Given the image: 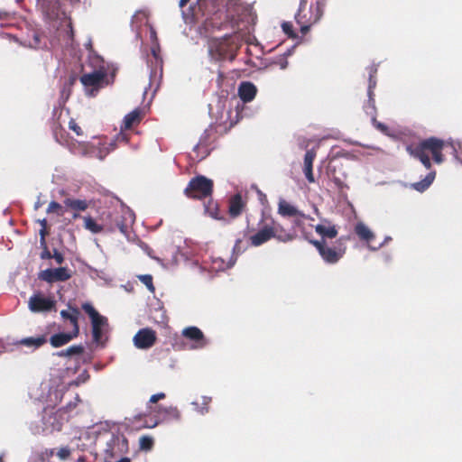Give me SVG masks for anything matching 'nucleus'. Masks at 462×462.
<instances>
[{
    "mask_svg": "<svg viewBox=\"0 0 462 462\" xmlns=\"http://www.w3.org/2000/svg\"><path fill=\"white\" fill-rule=\"evenodd\" d=\"M436 178V171H430L423 180L411 183V188L419 192H423L430 188Z\"/></svg>",
    "mask_w": 462,
    "mask_h": 462,
    "instance_id": "obj_25",
    "label": "nucleus"
},
{
    "mask_svg": "<svg viewBox=\"0 0 462 462\" xmlns=\"http://www.w3.org/2000/svg\"><path fill=\"white\" fill-rule=\"evenodd\" d=\"M189 0H180V7H184Z\"/></svg>",
    "mask_w": 462,
    "mask_h": 462,
    "instance_id": "obj_50",
    "label": "nucleus"
},
{
    "mask_svg": "<svg viewBox=\"0 0 462 462\" xmlns=\"http://www.w3.org/2000/svg\"><path fill=\"white\" fill-rule=\"evenodd\" d=\"M316 233L320 236L319 240L328 241L337 236L338 230L336 225H333L328 219H323L320 224L315 226Z\"/></svg>",
    "mask_w": 462,
    "mask_h": 462,
    "instance_id": "obj_15",
    "label": "nucleus"
},
{
    "mask_svg": "<svg viewBox=\"0 0 462 462\" xmlns=\"http://www.w3.org/2000/svg\"><path fill=\"white\" fill-rule=\"evenodd\" d=\"M48 234H49V232L47 230V227H42L40 229V236H41L40 244H41V245H45L46 236H48Z\"/></svg>",
    "mask_w": 462,
    "mask_h": 462,
    "instance_id": "obj_47",
    "label": "nucleus"
},
{
    "mask_svg": "<svg viewBox=\"0 0 462 462\" xmlns=\"http://www.w3.org/2000/svg\"><path fill=\"white\" fill-rule=\"evenodd\" d=\"M348 240L347 236H341L335 242H328L324 240L310 239L311 244L319 252L321 259L328 264H335L338 263L346 252V243Z\"/></svg>",
    "mask_w": 462,
    "mask_h": 462,
    "instance_id": "obj_3",
    "label": "nucleus"
},
{
    "mask_svg": "<svg viewBox=\"0 0 462 462\" xmlns=\"http://www.w3.org/2000/svg\"><path fill=\"white\" fill-rule=\"evenodd\" d=\"M69 128L75 132L78 136H81L83 134V131L81 127L76 123L74 119H71L69 123Z\"/></svg>",
    "mask_w": 462,
    "mask_h": 462,
    "instance_id": "obj_41",
    "label": "nucleus"
},
{
    "mask_svg": "<svg viewBox=\"0 0 462 462\" xmlns=\"http://www.w3.org/2000/svg\"><path fill=\"white\" fill-rule=\"evenodd\" d=\"M336 183L337 184V186H341L342 184V182L339 180H336Z\"/></svg>",
    "mask_w": 462,
    "mask_h": 462,
    "instance_id": "obj_55",
    "label": "nucleus"
},
{
    "mask_svg": "<svg viewBox=\"0 0 462 462\" xmlns=\"http://www.w3.org/2000/svg\"><path fill=\"white\" fill-rule=\"evenodd\" d=\"M106 233L119 231L125 236L128 235V226L134 222V214L128 209H112L104 211L100 216Z\"/></svg>",
    "mask_w": 462,
    "mask_h": 462,
    "instance_id": "obj_5",
    "label": "nucleus"
},
{
    "mask_svg": "<svg viewBox=\"0 0 462 462\" xmlns=\"http://www.w3.org/2000/svg\"><path fill=\"white\" fill-rule=\"evenodd\" d=\"M162 417L159 419L153 420L152 423H148L145 421V427L153 428L157 426L160 422L170 421V420H180L181 418L180 411L177 407L168 406L165 409L162 410Z\"/></svg>",
    "mask_w": 462,
    "mask_h": 462,
    "instance_id": "obj_17",
    "label": "nucleus"
},
{
    "mask_svg": "<svg viewBox=\"0 0 462 462\" xmlns=\"http://www.w3.org/2000/svg\"><path fill=\"white\" fill-rule=\"evenodd\" d=\"M234 264V263H225L224 261H220L218 265H217V269H220V270H225L226 268H230L232 265Z\"/></svg>",
    "mask_w": 462,
    "mask_h": 462,
    "instance_id": "obj_48",
    "label": "nucleus"
},
{
    "mask_svg": "<svg viewBox=\"0 0 462 462\" xmlns=\"http://www.w3.org/2000/svg\"><path fill=\"white\" fill-rule=\"evenodd\" d=\"M84 220V227L90 231L92 234H99L102 232H106L104 223H97L92 217L86 216L83 217Z\"/></svg>",
    "mask_w": 462,
    "mask_h": 462,
    "instance_id": "obj_27",
    "label": "nucleus"
},
{
    "mask_svg": "<svg viewBox=\"0 0 462 462\" xmlns=\"http://www.w3.org/2000/svg\"><path fill=\"white\" fill-rule=\"evenodd\" d=\"M28 308L33 313L50 312L56 310V300L53 296L36 292L29 298Z\"/></svg>",
    "mask_w": 462,
    "mask_h": 462,
    "instance_id": "obj_9",
    "label": "nucleus"
},
{
    "mask_svg": "<svg viewBox=\"0 0 462 462\" xmlns=\"http://www.w3.org/2000/svg\"><path fill=\"white\" fill-rule=\"evenodd\" d=\"M79 0H70V2H78Z\"/></svg>",
    "mask_w": 462,
    "mask_h": 462,
    "instance_id": "obj_60",
    "label": "nucleus"
},
{
    "mask_svg": "<svg viewBox=\"0 0 462 462\" xmlns=\"http://www.w3.org/2000/svg\"><path fill=\"white\" fill-rule=\"evenodd\" d=\"M282 31L285 34H287L290 38H295L296 34L293 31V26L291 22H284L282 24Z\"/></svg>",
    "mask_w": 462,
    "mask_h": 462,
    "instance_id": "obj_39",
    "label": "nucleus"
},
{
    "mask_svg": "<svg viewBox=\"0 0 462 462\" xmlns=\"http://www.w3.org/2000/svg\"><path fill=\"white\" fill-rule=\"evenodd\" d=\"M295 219L293 221V224L295 226H301L303 224L302 219H309L310 217L306 216V217H294Z\"/></svg>",
    "mask_w": 462,
    "mask_h": 462,
    "instance_id": "obj_49",
    "label": "nucleus"
},
{
    "mask_svg": "<svg viewBox=\"0 0 462 462\" xmlns=\"http://www.w3.org/2000/svg\"><path fill=\"white\" fill-rule=\"evenodd\" d=\"M166 407H163L160 404H151V407L149 406V404L147 403V406H146V412L143 413V414H140L138 417L139 419H142L143 417H151V422L153 420H156V419H159L160 417H162V410L165 409Z\"/></svg>",
    "mask_w": 462,
    "mask_h": 462,
    "instance_id": "obj_30",
    "label": "nucleus"
},
{
    "mask_svg": "<svg viewBox=\"0 0 462 462\" xmlns=\"http://www.w3.org/2000/svg\"><path fill=\"white\" fill-rule=\"evenodd\" d=\"M70 455V449L68 448V447H63L59 449V451L57 452V456L64 460V459H67Z\"/></svg>",
    "mask_w": 462,
    "mask_h": 462,
    "instance_id": "obj_43",
    "label": "nucleus"
},
{
    "mask_svg": "<svg viewBox=\"0 0 462 462\" xmlns=\"http://www.w3.org/2000/svg\"><path fill=\"white\" fill-rule=\"evenodd\" d=\"M213 180L203 176L198 175L192 178L184 189V194L189 199H204L211 198L213 193Z\"/></svg>",
    "mask_w": 462,
    "mask_h": 462,
    "instance_id": "obj_7",
    "label": "nucleus"
},
{
    "mask_svg": "<svg viewBox=\"0 0 462 462\" xmlns=\"http://www.w3.org/2000/svg\"><path fill=\"white\" fill-rule=\"evenodd\" d=\"M142 120L141 111L135 109L131 113L127 114L123 121L122 129H131L134 125L139 124Z\"/></svg>",
    "mask_w": 462,
    "mask_h": 462,
    "instance_id": "obj_28",
    "label": "nucleus"
},
{
    "mask_svg": "<svg viewBox=\"0 0 462 462\" xmlns=\"http://www.w3.org/2000/svg\"><path fill=\"white\" fill-rule=\"evenodd\" d=\"M278 213L282 217H306V215L298 210L294 206L285 200H282L278 206Z\"/></svg>",
    "mask_w": 462,
    "mask_h": 462,
    "instance_id": "obj_24",
    "label": "nucleus"
},
{
    "mask_svg": "<svg viewBox=\"0 0 462 462\" xmlns=\"http://www.w3.org/2000/svg\"><path fill=\"white\" fill-rule=\"evenodd\" d=\"M64 212L63 207L56 201H51L47 208V213H55L58 216H62Z\"/></svg>",
    "mask_w": 462,
    "mask_h": 462,
    "instance_id": "obj_36",
    "label": "nucleus"
},
{
    "mask_svg": "<svg viewBox=\"0 0 462 462\" xmlns=\"http://www.w3.org/2000/svg\"><path fill=\"white\" fill-rule=\"evenodd\" d=\"M71 311H68L65 310H62L60 311V316L63 319H67L69 321V324L72 327V329H78L79 330V310L77 308H70Z\"/></svg>",
    "mask_w": 462,
    "mask_h": 462,
    "instance_id": "obj_26",
    "label": "nucleus"
},
{
    "mask_svg": "<svg viewBox=\"0 0 462 462\" xmlns=\"http://www.w3.org/2000/svg\"><path fill=\"white\" fill-rule=\"evenodd\" d=\"M166 398V394L164 393H158L152 395L148 401V404L151 407V404H156L159 401Z\"/></svg>",
    "mask_w": 462,
    "mask_h": 462,
    "instance_id": "obj_40",
    "label": "nucleus"
},
{
    "mask_svg": "<svg viewBox=\"0 0 462 462\" xmlns=\"http://www.w3.org/2000/svg\"><path fill=\"white\" fill-rule=\"evenodd\" d=\"M82 310L88 315L92 325L93 341L97 345L104 346V330L108 327V320L100 315L98 311L88 302L82 304Z\"/></svg>",
    "mask_w": 462,
    "mask_h": 462,
    "instance_id": "obj_8",
    "label": "nucleus"
},
{
    "mask_svg": "<svg viewBox=\"0 0 462 462\" xmlns=\"http://www.w3.org/2000/svg\"><path fill=\"white\" fill-rule=\"evenodd\" d=\"M355 233L360 240L365 241L367 244L368 247L374 250L376 249V247L372 246V242L375 236L366 225L362 222L357 223L355 226Z\"/></svg>",
    "mask_w": 462,
    "mask_h": 462,
    "instance_id": "obj_22",
    "label": "nucleus"
},
{
    "mask_svg": "<svg viewBox=\"0 0 462 462\" xmlns=\"http://www.w3.org/2000/svg\"><path fill=\"white\" fill-rule=\"evenodd\" d=\"M204 209L207 214H208L211 217L215 219H221V216L219 214L218 204L217 201L213 199L208 200L207 203L204 204Z\"/></svg>",
    "mask_w": 462,
    "mask_h": 462,
    "instance_id": "obj_31",
    "label": "nucleus"
},
{
    "mask_svg": "<svg viewBox=\"0 0 462 462\" xmlns=\"http://www.w3.org/2000/svg\"><path fill=\"white\" fill-rule=\"evenodd\" d=\"M376 70H372L369 75V84H368V97H369V103H371L373 108H374V88L376 86V79L374 73H375Z\"/></svg>",
    "mask_w": 462,
    "mask_h": 462,
    "instance_id": "obj_33",
    "label": "nucleus"
},
{
    "mask_svg": "<svg viewBox=\"0 0 462 462\" xmlns=\"http://www.w3.org/2000/svg\"><path fill=\"white\" fill-rule=\"evenodd\" d=\"M307 4V0H301L295 14L296 23L300 26L302 34H306L310 28L321 19L324 13V0H316L310 6Z\"/></svg>",
    "mask_w": 462,
    "mask_h": 462,
    "instance_id": "obj_4",
    "label": "nucleus"
},
{
    "mask_svg": "<svg viewBox=\"0 0 462 462\" xmlns=\"http://www.w3.org/2000/svg\"><path fill=\"white\" fill-rule=\"evenodd\" d=\"M228 28L233 31L238 30V20L228 5H223V8L218 7L199 28L201 36L209 38L208 52L214 61H233L237 55L240 43L236 36L226 34L221 38L210 37L216 31Z\"/></svg>",
    "mask_w": 462,
    "mask_h": 462,
    "instance_id": "obj_1",
    "label": "nucleus"
},
{
    "mask_svg": "<svg viewBox=\"0 0 462 462\" xmlns=\"http://www.w3.org/2000/svg\"><path fill=\"white\" fill-rule=\"evenodd\" d=\"M154 444L153 439L150 436H142L139 439L140 449L149 451L152 448Z\"/></svg>",
    "mask_w": 462,
    "mask_h": 462,
    "instance_id": "obj_34",
    "label": "nucleus"
},
{
    "mask_svg": "<svg viewBox=\"0 0 462 462\" xmlns=\"http://www.w3.org/2000/svg\"><path fill=\"white\" fill-rule=\"evenodd\" d=\"M63 203L65 207L75 211V213L73 214V218L79 217L80 216L79 212L85 211L88 208V202L86 199H76L67 198L66 199H64Z\"/></svg>",
    "mask_w": 462,
    "mask_h": 462,
    "instance_id": "obj_23",
    "label": "nucleus"
},
{
    "mask_svg": "<svg viewBox=\"0 0 462 462\" xmlns=\"http://www.w3.org/2000/svg\"><path fill=\"white\" fill-rule=\"evenodd\" d=\"M52 258L58 264H62L64 262V256L61 253H60L57 249L53 250Z\"/></svg>",
    "mask_w": 462,
    "mask_h": 462,
    "instance_id": "obj_46",
    "label": "nucleus"
},
{
    "mask_svg": "<svg viewBox=\"0 0 462 462\" xmlns=\"http://www.w3.org/2000/svg\"><path fill=\"white\" fill-rule=\"evenodd\" d=\"M210 4H211V5H212L213 7L215 6V4H214V2H213V1H210Z\"/></svg>",
    "mask_w": 462,
    "mask_h": 462,
    "instance_id": "obj_58",
    "label": "nucleus"
},
{
    "mask_svg": "<svg viewBox=\"0 0 462 462\" xmlns=\"http://www.w3.org/2000/svg\"><path fill=\"white\" fill-rule=\"evenodd\" d=\"M84 352V346L82 345H74L70 346L65 350H61L57 353V355L60 357L64 356H78L81 355Z\"/></svg>",
    "mask_w": 462,
    "mask_h": 462,
    "instance_id": "obj_32",
    "label": "nucleus"
},
{
    "mask_svg": "<svg viewBox=\"0 0 462 462\" xmlns=\"http://www.w3.org/2000/svg\"><path fill=\"white\" fill-rule=\"evenodd\" d=\"M38 278L48 283L66 282L71 278V272L67 267L48 268L40 272Z\"/></svg>",
    "mask_w": 462,
    "mask_h": 462,
    "instance_id": "obj_11",
    "label": "nucleus"
},
{
    "mask_svg": "<svg viewBox=\"0 0 462 462\" xmlns=\"http://www.w3.org/2000/svg\"><path fill=\"white\" fill-rule=\"evenodd\" d=\"M182 336L194 343L193 348H202L207 345V339L203 332L197 327L184 328Z\"/></svg>",
    "mask_w": 462,
    "mask_h": 462,
    "instance_id": "obj_14",
    "label": "nucleus"
},
{
    "mask_svg": "<svg viewBox=\"0 0 462 462\" xmlns=\"http://www.w3.org/2000/svg\"><path fill=\"white\" fill-rule=\"evenodd\" d=\"M270 66H278L280 69H284L288 66L286 54L281 55L270 62Z\"/></svg>",
    "mask_w": 462,
    "mask_h": 462,
    "instance_id": "obj_37",
    "label": "nucleus"
},
{
    "mask_svg": "<svg viewBox=\"0 0 462 462\" xmlns=\"http://www.w3.org/2000/svg\"><path fill=\"white\" fill-rule=\"evenodd\" d=\"M34 42H35V47H37L39 45V42H40L39 35H37V34L34 35Z\"/></svg>",
    "mask_w": 462,
    "mask_h": 462,
    "instance_id": "obj_52",
    "label": "nucleus"
},
{
    "mask_svg": "<svg viewBox=\"0 0 462 462\" xmlns=\"http://www.w3.org/2000/svg\"><path fill=\"white\" fill-rule=\"evenodd\" d=\"M47 341V335L45 334L35 337H30L23 338L20 341V344L27 347L39 348L40 346H43Z\"/></svg>",
    "mask_w": 462,
    "mask_h": 462,
    "instance_id": "obj_29",
    "label": "nucleus"
},
{
    "mask_svg": "<svg viewBox=\"0 0 462 462\" xmlns=\"http://www.w3.org/2000/svg\"><path fill=\"white\" fill-rule=\"evenodd\" d=\"M374 126L379 130L380 132L383 134H387L388 132V126L381 122H378L375 117H373L372 119Z\"/></svg>",
    "mask_w": 462,
    "mask_h": 462,
    "instance_id": "obj_42",
    "label": "nucleus"
},
{
    "mask_svg": "<svg viewBox=\"0 0 462 462\" xmlns=\"http://www.w3.org/2000/svg\"><path fill=\"white\" fill-rule=\"evenodd\" d=\"M89 63L90 65L95 66L94 71L83 74L79 78V80L85 87L88 94L94 96L95 92H97L105 86L107 73L104 64V60L101 57H89Z\"/></svg>",
    "mask_w": 462,
    "mask_h": 462,
    "instance_id": "obj_6",
    "label": "nucleus"
},
{
    "mask_svg": "<svg viewBox=\"0 0 462 462\" xmlns=\"http://www.w3.org/2000/svg\"><path fill=\"white\" fill-rule=\"evenodd\" d=\"M256 93V87L250 81H244L238 87V96L244 103L251 102L255 97Z\"/></svg>",
    "mask_w": 462,
    "mask_h": 462,
    "instance_id": "obj_21",
    "label": "nucleus"
},
{
    "mask_svg": "<svg viewBox=\"0 0 462 462\" xmlns=\"http://www.w3.org/2000/svg\"><path fill=\"white\" fill-rule=\"evenodd\" d=\"M447 146L448 143L444 140L431 136L417 143L406 145V152L419 160L426 169L430 170L431 160L436 164H441L445 161L443 150Z\"/></svg>",
    "mask_w": 462,
    "mask_h": 462,
    "instance_id": "obj_2",
    "label": "nucleus"
},
{
    "mask_svg": "<svg viewBox=\"0 0 462 462\" xmlns=\"http://www.w3.org/2000/svg\"><path fill=\"white\" fill-rule=\"evenodd\" d=\"M85 461V458L84 457H79V462H84Z\"/></svg>",
    "mask_w": 462,
    "mask_h": 462,
    "instance_id": "obj_56",
    "label": "nucleus"
},
{
    "mask_svg": "<svg viewBox=\"0 0 462 462\" xmlns=\"http://www.w3.org/2000/svg\"><path fill=\"white\" fill-rule=\"evenodd\" d=\"M116 462H130V459L128 457H123V458H121L120 460H118Z\"/></svg>",
    "mask_w": 462,
    "mask_h": 462,
    "instance_id": "obj_53",
    "label": "nucleus"
},
{
    "mask_svg": "<svg viewBox=\"0 0 462 462\" xmlns=\"http://www.w3.org/2000/svg\"><path fill=\"white\" fill-rule=\"evenodd\" d=\"M138 279L147 287L151 292H154L155 288L152 282V276L151 274L139 275Z\"/></svg>",
    "mask_w": 462,
    "mask_h": 462,
    "instance_id": "obj_38",
    "label": "nucleus"
},
{
    "mask_svg": "<svg viewBox=\"0 0 462 462\" xmlns=\"http://www.w3.org/2000/svg\"><path fill=\"white\" fill-rule=\"evenodd\" d=\"M272 227L273 238L282 243H288L293 241L297 235L294 230H288L284 228L280 223L271 219L269 222Z\"/></svg>",
    "mask_w": 462,
    "mask_h": 462,
    "instance_id": "obj_13",
    "label": "nucleus"
},
{
    "mask_svg": "<svg viewBox=\"0 0 462 462\" xmlns=\"http://www.w3.org/2000/svg\"><path fill=\"white\" fill-rule=\"evenodd\" d=\"M39 223L41 224L42 227H47V220L46 219L39 220Z\"/></svg>",
    "mask_w": 462,
    "mask_h": 462,
    "instance_id": "obj_51",
    "label": "nucleus"
},
{
    "mask_svg": "<svg viewBox=\"0 0 462 462\" xmlns=\"http://www.w3.org/2000/svg\"><path fill=\"white\" fill-rule=\"evenodd\" d=\"M246 207L245 201L240 193H236L229 199L228 201V214L230 217H238Z\"/></svg>",
    "mask_w": 462,
    "mask_h": 462,
    "instance_id": "obj_19",
    "label": "nucleus"
},
{
    "mask_svg": "<svg viewBox=\"0 0 462 462\" xmlns=\"http://www.w3.org/2000/svg\"><path fill=\"white\" fill-rule=\"evenodd\" d=\"M152 54H153L154 58L157 59V53H156V51L154 49H152Z\"/></svg>",
    "mask_w": 462,
    "mask_h": 462,
    "instance_id": "obj_54",
    "label": "nucleus"
},
{
    "mask_svg": "<svg viewBox=\"0 0 462 462\" xmlns=\"http://www.w3.org/2000/svg\"><path fill=\"white\" fill-rule=\"evenodd\" d=\"M42 247V252L41 253V259L46 260V259H51L52 254L48 249L47 244L45 243V245H41Z\"/></svg>",
    "mask_w": 462,
    "mask_h": 462,
    "instance_id": "obj_44",
    "label": "nucleus"
},
{
    "mask_svg": "<svg viewBox=\"0 0 462 462\" xmlns=\"http://www.w3.org/2000/svg\"><path fill=\"white\" fill-rule=\"evenodd\" d=\"M317 156V152L315 149L308 150L304 155V162H303V172L307 180L310 183L315 182V178L313 174V162Z\"/></svg>",
    "mask_w": 462,
    "mask_h": 462,
    "instance_id": "obj_20",
    "label": "nucleus"
},
{
    "mask_svg": "<svg viewBox=\"0 0 462 462\" xmlns=\"http://www.w3.org/2000/svg\"><path fill=\"white\" fill-rule=\"evenodd\" d=\"M80 402L81 400L79 394H76L73 401H70L66 406L53 412L52 416H50L46 423H49L53 430H60L63 425V421L66 420L64 415L71 412Z\"/></svg>",
    "mask_w": 462,
    "mask_h": 462,
    "instance_id": "obj_10",
    "label": "nucleus"
},
{
    "mask_svg": "<svg viewBox=\"0 0 462 462\" xmlns=\"http://www.w3.org/2000/svg\"><path fill=\"white\" fill-rule=\"evenodd\" d=\"M273 238L272 227L269 223H264L260 229L249 237L252 246H260Z\"/></svg>",
    "mask_w": 462,
    "mask_h": 462,
    "instance_id": "obj_16",
    "label": "nucleus"
},
{
    "mask_svg": "<svg viewBox=\"0 0 462 462\" xmlns=\"http://www.w3.org/2000/svg\"><path fill=\"white\" fill-rule=\"evenodd\" d=\"M79 336V330L78 329H71L69 332H60L52 335L50 337V344L51 346L58 348L61 347L68 343H69L74 338H77Z\"/></svg>",
    "mask_w": 462,
    "mask_h": 462,
    "instance_id": "obj_18",
    "label": "nucleus"
},
{
    "mask_svg": "<svg viewBox=\"0 0 462 462\" xmlns=\"http://www.w3.org/2000/svg\"><path fill=\"white\" fill-rule=\"evenodd\" d=\"M0 462H4L2 456H0Z\"/></svg>",
    "mask_w": 462,
    "mask_h": 462,
    "instance_id": "obj_59",
    "label": "nucleus"
},
{
    "mask_svg": "<svg viewBox=\"0 0 462 462\" xmlns=\"http://www.w3.org/2000/svg\"><path fill=\"white\" fill-rule=\"evenodd\" d=\"M54 454V449L50 450V455L52 456Z\"/></svg>",
    "mask_w": 462,
    "mask_h": 462,
    "instance_id": "obj_57",
    "label": "nucleus"
},
{
    "mask_svg": "<svg viewBox=\"0 0 462 462\" xmlns=\"http://www.w3.org/2000/svg\"><path fill=\"white\" fill-rule=\"evenodd\" d=\"M242 245V239H236V243H235V245L233 247V253L235 254H240L241 253H243L245 251V249L241 246Z\"/></svg>",
    "mask_w": 462,
    "mask_h": 462,
    "instance_id": "obj_45",
    "label": "nucleus"
},
{
    "mask_svg": "<svg viewBox=\"0 0 462 462\" xmlns=\"http://www.w3.org/2000/svg\"><path fill=\"white\" fill-rule=\"evenodd\" d=\"M156 340V332L150 328L139 329L133 338L134 345L138 349L151 348Z\"/></svg>",
    "mask_w": 462,
    "mask_h": 462,
    "instance_id": "obj_12",
    "label": "nucleus"
},
{
    "mask_svg": "<svg viewBox=\"0 0 462 462\" xmlns=\"http://www.w3.org/2000/svg\"><path fill=\"white\" fill-rule=\"evenodd\" d=\"M54 137L60 144H67L66 132L60 125L54 129Z\"/></svg>",
    "mask_w": 462,
    "mask_h": 462,
    "instance_id": "obj_35",
    "label": "nucleus"
}]
</instances>
